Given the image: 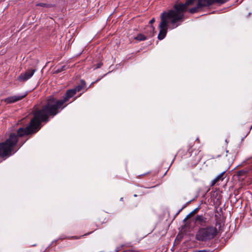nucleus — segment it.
I'll use <instances>...</instances> for the list:
<instances>
[{
    "label": "nucleus",
    "mask_w": 252,
    "mask_h": 252,
    "mask_svg": "<svg viewBox=\"0 0 252 252\" xmlns=\"http://www.w3.org/2000/svg\"><path fill=\"white\" fill-rule=\"evenodd\" d=\"M186 207V205H184L182 208H181L179 211H178V212H177V213L175 215V217L177 216L180 214V213Z\"/></svg>",
    "instance_id": "20"
},
{
    "label": "nucleus",
    "mask_w": 252,
    "mask_h": 252,
    "mask_svg": "<svg viewBox=\"0 0 252 252\" xmlns=\"http://www.w3.org/2000/svg\"><path fill=\"white\" fill-rule=\"evenodd\" d=\"M225 173V171H223L221 172L220 174L218 176H217L214 180L212 181L211 185V186L212 187L214 186L216 183L219 182L220 181H222L224 177V175Z\"/></svg>",
    "instance_id": "9"
},
{
    "label": "nucleus",
    "mask_w": 252,
    "mask_h": 252,
    "mask_svg": "<svg viewBox=\"0 0 252 252\" xmlns=\"http://www.w3.org/2000/svg\"><path fill=\"white\" fill-rule=\"evenodd\" d=\"M188 219H186V217L184 219V220H183V221L184 222H185Z\"/></svg>",
    "instance_id": "27"
},
{
    "label": "nucleus",
    "mask_w": 252,
    "mask_h": 252,
    "mask_svg": "<svg viewBox=\"0 0 252 252\" xmlns=\"http://www.w3.org/2000/svg\"><path fill=\"white\" fill-rule=\"evenodd\" d=\"M36 245H37L36 244H33V245H32V246H33V247H35V246H36Z\"/></svg>",
    "instance_id": "28"
},
{
    "label": "nucleus",
    "mask_w": 252,
    "mask_h": 252,
    "mask_svg": "<svg viewBox=\"0 0 252 252\" xmlns=\"http://www.w3.org/2000/svg\"><path fill=\"white\" fill-rule=\"evenodd\" d=\"M66 238H68L69 239H78V237H77L76 236H72L71 237H66V236H61L59 237V238L57 240H55V241H53L52 243H55V244H57V242L58 240H63L64 239H66Z\"/></svg>",
    "instance_id": "17"
},
{
    "label": "nucleus",
    "mask_w": 252,
    "mask_h": 252,
    "mask_svg": "<svg viewBox=\"0 0 252 252\" xmlns=\"http://www.w3.org/2000/svg\"><path fill=\"white\" fill-rule=\"evenodd\" d=\"M192 146L191 145H189L187 147H184L180 149L178 152V154L180 155L182 157L183 156L191 157L193 155V154L195 155H196L197 153L198 155H199L201 151H193L192 150Z\"/></svg>",
    "instance_id": "5"
},
{
    "label": "nucleus",
    "mask_w": 252,
    "mask_h": 252,
    "mask_svg": "<svg viewBox=\"0 0 252 252\" xmlns=\"http://www.w3.org/2000/svg\"><path fill=\"white\" fill-rule=\"evenodd\" d=\"M86 85L85 80H81L80 84L66 91L62 99H58L52 96L48 97L46 103L40 109H36L34 111V118L30 126V127H33L34 130L32 132H35L40 128L41 123H47L50 117L53 118L64 108L67 105L65 103L73 97L77 92H80L84 88Z\"/></svg>",
    "instance_id": "2"
},
{
    "label": "nucleus",
    "mask_w": 252,
    "mask_h": 252,
    "mask_svg": "<svg viewBox=\"0 0 252 252\" xmlns=\"http://www.w3.org/2000/svg\"><path fill=\"white\" fill-rule=\"evenodd\" d=\"M97 220L96 222H98L99 224H102L106 221V218L101 215L97 217Z\"/></svg>",
    "instance_id": "14"
},
{
    "label": "nucleus",
    "mask_w": 252,
    "mask_h": 252,
    "mask_svg": "<svg viewBox=\"0 0 252 252\" xmlns=\"http://www.w3.org/2000/svg\"><path fill=\"white\" fill-rule=\"evenodd\" d=\"M155 22V18H152L149 22V23L152 25Z\"/></svg>",
    "instance_id": "23"
},
{
    "label": "nucleus",
    "mask_w": 252,
    "mask_h": 252,
    "mask_svg": "<svg viewBox=\"0 0 252 252\" xmlns=\"http://www.w3.org/2000/svg\"><path fill=\"white\" fill-rule=\"evenodd\" d=\"M149 30L146 32L147 34L149 37H152L154 35L155 27L151 25L149 27Z\"/></svg>",
    "instance_id": "13"
},
{
    "label": "nucleus",
    "mask_w": 252,
    "mask_h": 252,
    "mask_svg": "<svg viewBox=\"0 0 252 252\" xmlns=\"http://www.w3.org/2000/svg\"><path fill=\"white\" fill-rule=\"evenodd\" d=\"M35 71V69L27 70L25 72L21 73L18 77V80L20 82H25L27 81L33 76Z\"/></svg>",
    "instance_id": "7"
},
{
    "label": "nucleus",
    "mask_w": 252,
    "mask_h": 252,
    "mask_svg": "<svg viewBox=\"0 0 252 252\" xmlns=\"http://www.w3.org/2000/svg\"><path fill=\"white\" fill-rule=\"evenodd\" d=\"M134 39L138 41H144L147 39V37L145 35L140 33L138 34Z\"/></svg>",
    "instance_id": "15"
},
{
    "label": "nucleus",
    "mask_w": 252,
    "mask_h": 252,
    "mask_svg": "<svg viewBox=\"0 0 252 252\" xmlns=\"http://www.w3.org/2000/svg\"><path fill=\"white\" fill-rule=\"evenodd\" d=\"M244 0H241L240 2H242Z\"/></svg>",
    "instance_id": "32"
},
{
    "label": "nucleus",
    "mask_w": 252,
    "mask_h": 252,
    "mask_svg": "<svg viewBox=\"0 0 252 252\" xmlns=\"http://www.w3.org/2000/svg\"><path fill=\"white\" fill-rule=\"evenodd\" d=\"M103 65V63L101 62H99L97 63L96 64V67H95V69H97L101 67V66Z\"/></svg>",
    "instance_id": "21"
},
{
    "label": "nucleus",
    "mask_w": 252,
    "mask_h": 252,
    "mask_svg": "<svg viewBox=\"0 0 252 252\" xmlns=\"http://www.w3.org/2000/svg\"><path fill=\"white\" fill-rule=\"evenodd\" d=\"M36 6H41L43 7L46 8H51L55 6V4H51V3H46L44 2H39L36 4Z\"/></svg>",
    "instance_id": "12"
},
{
    "label": "nucleus",
    "mask_w": 252,
    "mask_h": 252,
    "mask_svg": "<svg viewBox=\"0 0 252 252\" xmlns=\"http://www.w3.org/2000/svg\"><path fill=\"white\" fill-rule=\"evenodd\" d=\"M227 154L226 155V157L227 158V160L229 163L232 162L234 159V156L233 154L230 153L228 152V151H226Z\"/></svg>",
    "instance_id": "11"
},
{
    "label": "nucleus",
    "mask_w": 252,
    "mask_h": 252,
    "mask_svg": "<svg viewBox=\"0 0 252 252\" xmlns=\"http://www.w3.org/2000/svg\"><path fill=\"white\" fill-rule=\"evenodd\" d=\"M201 154L199 155L198 157V159H197V160L199 161L201 159Z\"/></svg>",
    "instance_id": "24"
},
{
    "label": "nucleus",
    "mask_w": 252,
    "mask_h": 252,
    "mask_svg": "<svg viewBox=\"0 0 252 252\" xmlns=\"http://www.w3.org/2000/svg\"><path fill=\"white\" fill-rule=\"evenodd\" d=\"M145 174H143V175H140L139 176H144Z\"/></svg>",
    "instance_id": "31"
},
{
    "label": "nucleus",
    "mask_w": 252,
    "mask_h": 252,
    "mask_svg": "<svg viewBox=\"0 0 252 252\" xmlns=\"http://www.w3.org/2000/svg\"><path fill=\"white\" fill-rule=\"evenodd\" d=\"M248 171L245 169L241 170L237 172L236 175L239 180H243L247 177Z\"/></svg>",
    "instance_id": "10"
},
{
    "label": "nucleus",
    "mask_w": 252,
    "mask_h": 252,
    "mask_svg": "<svg viewBox=\"0 0 252 252\" xmlns=\"http://www.w3.org/2000/svg\"><path fill=\"white\" fill-rule=\"evenodd\" d=\"M215 218L216 220L215 226L210 225L205 227H199L195 235L196 240L206 242L213 239L218 235V230L216 227L220 225V222L218 220L217 215H215Z\"/></svg>",
    "instance_id": "4"
},
{
    "label": "nucleus",
    "mask_w": 252,
    "mask_h": 252,
    "mask_svg": "<svg viewBox=\"0 0 252 252\" xmlns=\"http://www.w3.org/2000/svg\"><path fill=\"white\" fill-rule=\"evenodd\" d=\"M228 0H186L185 3L177 1L171 9L164 11L160 15L161 21L158 27L159 32L158 36L159 40L165 38L167 32L168 24H170L173 28H176L184 21L185 14L188 12L190 14H195L201 11L204 8L218 3L222 4Z\"/></svg>",
    "instance_id": "1"
},
{
    "label": "nucleus",
    "mask_w": 252,
    "mask_h": 252,
    "mask_svg": "<svg viewBox=\"0 0 252 252\" xmlns=\"http://www.w3.org/2000/svg\"><path fill=\"white\" fill-rule=\"evenodd\" d=\"M66 67L65 65H63L61 66H59L57 68V70H56V72L57 73L61 72L62 71L65 70L66 69Z\"/></svg>",
    "instance_id": "18"
},
{
    "label": "nucleus",
    "mask_w": 252,
    "mask_h": 252,
    "mask_svg": "<svg viewBox=\"0 0 252 252\" xmlns=\"http://www.w3.org/2000/svg\"><path fill=\"white\" fill-rule=\"evenodd\" d=\"M108 73H106L105 74H104L103 76H100V77H99L98 78H97L95 81L94 82H92V84H95V83L98 82L99 81H100L104 76H106Z\"/></svg>",
    "instance_id": "19"
},
{
    "label": "nucleus",
    "mask_w": 252,
    "mask_h": 252,
    "mask_svg": "<svg viewBox=\"0 0 252 252\" xmlns=\"http://www.w3.org/2000/svg\"><path fill=\"white\" fill-rule=\"evenodd\" d=\"M251 15H252V13L250 12V13L248 14V16H247V17H248H248H249Z\"/></svg>",
    "instance_id": "25"
},
{
    "label": "nucleus",
    "mask_w": 252,
    "mask_h": 252,
    "mask_svg": "<svg viewBox=\"0 0 252 252\" xmlns=\"http://www.w3.org/2000/svg\"><path fill=\"white\" fill-rule=\"evenodd\" d=\"M35 110L33 111V113ZM33 115L34 116L33 114ZM33 118L34 117L31 119L30 123L26 127H21L17 130L16 132L10 133L8 138L4 141L0 143V158L5 159L14 155L18 151V149H19L27 140L26 139L24 141H21L18 143L19 137L33 135L39 130L41 127L35 132H33L32 131L34 130L33 127L30 126ZM40 127H41V125H40Z\"/></svg>",
    "instance_id": "3"
},
{
    "label": "nucleus",
    "mask_w": 252,
    "mask_h": 252,
    "mask_svg": "<svg viewBox=\"0 0 252 252\" xmlns=\"http://www.w3.org/2000/svg\"><path fill=\"white\" fill-rule=\"evenodd\" d=\"M213 251L210 250H203L196 251V252H212Z\"/></svg>",
    "instance_id": "22"
},
{
    "label": "nucleus",
    "mask_w": 252,
    "mask_h": 252,
    "mask_svg": "<svg viewBox=\"0 0 252 252\" xmlns=\"http://www.w3.org/2000/svg\"><path fill=\"white\" fill-rule=\"evenodd\" d=\"M27 95V94L23 95H13L5 98L4 101L7 103H12L22 99Z\"/></svg>",
    "instance_id": "8"
},
{
    "label": "nucleus",
    "mask_w": 252,
    "mask_h": 252,
    "mask_svg": "<svg viewBox=\"0 0 252 252\" xmlns=\"http://www.w3.org/2000/svg\"><path fill=\"white\" fill-rule=\"evenodd\" d=\"M199 210V208H197L193 210L191 212H190L189 214H188L186 217V219H189L194 214L197 213Z\"/></svg>",
    "instance_id": "16"
},
{
    "label": "nucleus",
    "mask_w": 252,
    "mask_h": 252,
    "mask_svg": "<svg viewBox=\"0 0 252 252\" xmlns=\"http://www.w3.org/2000/svg\"><path fill=\"white\" fill-rule=\"evenodd\" d=\"M94 84H92V83H91V84L90 85V86H91L92 85H93Z\"/></svg>",
    "instance_id": "29"
},
{
    "label": "nucleus",
    "mask_w": 252,
    "mask_h": 252,
    "mask_svg": "<svg viewBox=\"0 0 252 252\" xmlns=\"http://www.w3.org/2000/svg\"><path fill=\"white\" fill-rule=\"evenodd\" d=\"M194 223L196 226H199V227H205L209 225V220L205 215H197L195 217Z\"/></svg>",
    "instance_id": "6"
},
{
    "label": "nucleus",
    "mask_w": 252,
    "mask_h": 252,
    "mask_svg": "<svg viewBox=\"0 0 252 252\" xmlns=\"http://www.w3.org/2000/svg\"><path fill=\"white\" fill-rule=\"evenodd\" d=\"M77 97H75L74 99V100H75L77 98Z\"/></svg>",
    "instance_id": "30"
},
{
    "label": "nucleus",
    "mask_w": 252,
    "mask_h": 252,
    "mask_svg": "<svg viewBox=\"0 0 252 252\" xmlns=\"http://www.w3.org/2000/svg\"><path fill=\"white\" fill-rule=\"evenodd\" d=\"M91 233H92V232H89V233H86V234H85L84 235V236L88 235H89V234H91Z\"/></svg>",
    "instance_id": "26"
}]
</instances>
